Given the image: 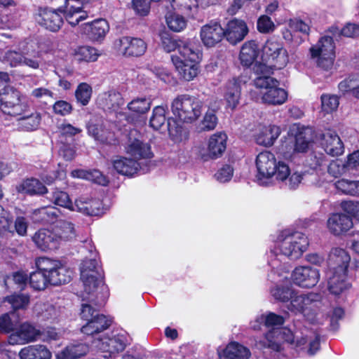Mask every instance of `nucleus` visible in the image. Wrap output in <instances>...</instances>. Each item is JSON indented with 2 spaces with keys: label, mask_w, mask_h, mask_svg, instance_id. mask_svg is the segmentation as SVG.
<instances>
[{
  "label": "nucleus",
  "mask_w": 359,
  "mask_h": 359,
  "mask_svg": "<svg viewBox=\"0 0 359 359\" xmlns=\"http://www.w3.org/2000/svg\"><path fill=\"white\" fill-rule=\"evenodd\" d=\"M90 257L83 261L81 266V279L83 285L81 293L83 301L90 303H83L81 305V317L87 321L101 315L92 304L102 306L108 297L107 287L103 282V273L97 259V253L90 250Z\"/></svg>",
  "instance_id": "obj_1"
},
{
  "label": "nucleus",
  "mask_w": 359,
  "mask_h": 359,
  "mask_svg": "<svg viewBox=\"0 0 359 359\" xmlns=\"http://www.w3.org/2000/svg\"><path fill=\"white\" fill-rule=\"evenodd\" d=\"M255 165L256 180L262 186H270L277 181L284 182L290 189H296L303 179L302 172H292L287 163L277 161L274 154L268 151L257 156Z\"/></svg>",
  "instance_id": "obj_2"
},
{
  "label": "nucleus",
  "mask_w": 359,
  "mask_h": 359,
  "mask_svg": "<svg viewBox=\"0 0 359 359\" xmlns=\"http://www.w3.org/2000/svg\"><path fill=\"white\" fill-rule=\"evenodd\" d=\"M288 62V53L282 43L271 39L266 41L262 48V62H257L253 70L257 75H270L274 70L284 68Z\"/></svg>",
  "instance_id": "obj_3"
},
{
  "label": "nucleus",
  "mask_w": 359,
  "mask_h": 359,
  "mask_svg": "<svg viewBox=\"0 0 359 359\" xmlns=\"http://www.w3.org/2000/svg\"><path fill=\"white\" fill-rule=\"evenodd\" d=\"M202 53L196 45L182 46L179 55H172V61L180 79L185 81L194 80L200 72L198 65L201 60Z\"/></svg>",
  "instance_id": "obj_4"
},
{
  "label": "nucleus",
  "mask_w": 359,
  "mask_h": 359,
  "mask_svg": "<svg viewBox=\"0 0 359 359\" xmlns=\"http://www.w3.org/2000/svg\"><path fill=\"white\" fill-rule=\"evenodd\" d=\"M308 245V238L304 233L295 232L287 235L283 240L277 242L276 248L271 252L275 257L271 258L270 262L276 259L279 260L280 264L279 269L283 270L284 265L290 268L289 265L283 264L282 259L278 257V253H280V257L297 259L306 251Z\"/></svg>",
  "instance_id": "obj_5"
},
{
  "label": "nucleus",
  "mask_w": 359,
  "mask_h": 359,
  "mask_svg": "<svg viewBox=\"0 0 359 359\" xmlns=\"http://www.w3.org/2000/svg\"><path fill=\"white\" fill-rule=\"evenodd\" d=\"M311 59L320 71L330 75L334 69L335 44L330 36H324L309 48Z\"/></svg>",
  "instance_id": "obj_6"
},
{
  "label": "nucleus",
  "mask_w": 359,
  "mask_h": 359,
  "mask_svg": "<svg viewBox=\"0 0 359 359\" xmlns=\"http://www.w3.org/2000/svg\"><path fill=\"white\" fill-rule=\"evenodd\" d=\"M37 48V43L33 40L21 42L19 45V51H7L4 55V60L11 67L25 65L33 69H37L41 64V55Z\"/></svg>",
  "instance_id": "obj_7"
},
{
  "label": "nucleus",
  "mask_w": 359,
  "mask_h": 359,
  "mask_svg": "<svg viewBox=\"0 0 359 359\" xmlns=\"http://www.w3.org/2000/svg\"><path fill=\"white\" fill-rule=\"evenodd\" d=\"M255 86L259 90L260 100L269 105H281L287 100V93L279 88L278 81L269 74L258 75L254 80Z\"/></svg>",
  "instance_id": "obj_8"
},
{
  "label": "nucleus",
  "mask_w": 359,
  "mask_h": 359,
  "mask_svg": "<svg viewBox=\"0 0 359 359\" xmlns=\"http://www.w3.org/2000/svg\"><path fill=\"white\" fill-rule=\"evenodd\" d=\"M166 120L170 140L177 144L185 142L189 137L188 131L177 123L175 119L172 118L167 119L166 109L163 106H156L153 109L149 119V126L155 130H159L164 126Z\"/></svg>",
  "instance_id": "obj_9"
},
{
  "label": "nucleus",
  "mask_w": 359,
  "mask_h": 359,
  "mask_svg": "<svg viewBox=\"0 0 359 359\" xmlns=\"http://www.w3.org/2000/svg\"><path fill=\"white\" fill-rule=\"evenodd\" d=\"M171 111L180 121L191 123L201 116L202 102L189 95H178L171 103Z\"/></svg>",
  "instance_id": "obj_10"
},
{
  "label": "nucleus",
  "mask_w": 359,
  "mask_h": 359,
  "mask_svg": "<svg viewBox=\"0 0 359 359\" xmlns=\"http://www.w3.org/2000/svg\"><path fill=\"white\" fill-rule=\"evenodd\" d=\"M36 268L47 274L50 285H59L70 281L72 272L60 261L40 257L36 261Z\"/></svg>",
  "instance_id": "obj_11"
},
{
  "label": "nucleus",
  "mask_w": 359,
  "mask_h": 359,
  "mask_svg": "<svg viewBox=\"0 0 359 359\" xmlns=\"http://www.w3.org/2000/svg\"><path fill=\"white\" fill-rule=\"evenodd\" d=\"M286 341L290 344H294L297 346L301 347L308 343L307 337H299L294 334L290 329L273 328L266 335L264 341H259L262 347L269 348L274 351L280 349L281 343Z\"/></svg>",
  "instance_id": "obj_12"
},
{
  "label": "nucleus",
  "mask_w": 359,
  "mask_h": 359,
  "mask_svg": "<svg viewBox=\"0 0 359 359\" xmlns=\"http://www.w3.org/2000/svg\"><path fill=\"white\" fill-rule=\"evenodd\" d=\"M271 267V272L269 274V278L272 282L277 283L276 286L271 289V295L277 300L281 302H287L292 298L293 291L290 289L289 285H282L280 283H288L289 267L283 266V270L279 269L280 266L279 260L275 259L269 262Z\"/></svg>",
  "instance_id": "obj_13"
},
{
  "label": "nucleus",
  "mask_w": 359,
  "mask_h": 359,
  "mask_svg": "<svg viewBox=\"0 0 359 359\" xmlns=\"http://www.w3.org/2000/svg\"><path fill=\"white\" fill-rule=\"evenodd\" d=\"M27 104L21 102V93L13 87H5L0 93V109L11 116L22 114Z\"/></svg>",
  "instance_id": "obj_14"
},
{
  "label": "nucleus",
  "mask_w": 359,
  "mask_h": 359,
  "mask_svg": "<svg viewBox=\"0 0 359 359\" xmlns=\"http://www.w3.org/2000/svg\"><path fill=\"white\" fill-rule=\"evenodd\" d=\"M227 135L223 132H217L210 136L207 148L199 149L198 155L203 161L220 158L226 149Z\"/></svg>",
  "instance_id": "obj_15"
},
{
  "label": "nucleus",
  "mask_w": 359,
  "mask_h": 359,
  "mask_svg": "<svg viewBox=\"0 0 359 359\" xmlns=\"http://www.w3.org/2000/svg\"><path fill=\"white\" fill-rule=\"evenodd\" d=\"M41 331L34 325L25 322L15 325L8 337L11 345H24L36 341L40 338Z\"/></svg>",
  "instance_id": "obj_16"
},
{
  "label": "nucleus",
  "mask_w": 359,
  "mask_h": 359,
  "mask_svg": "<svg viewBox=\"0 0 359 359\" xmlns=\"http://www.w3.org/2000/svg\"><path fill=\"white\" fill-rule=\"evenodd\" d=\"M130 342L128 334L121 331L114 334L111 337H104L99 340L95 345L102 352L106 353L104 358L111 357V354L123 351Z\"/></svg>",
  "instance_id": "obj_17"
},
{
  "label": "nucleus",
  "mask_w": 359,
  "mask_h": 359,
  "mask_svg": "<svg viewBox=\"0 0 359 359\" xmlns=\"http://www.w3.org/2000/svg\"><path fill=\"white\" fill-rule=\"evenodd\" d=\"M116 46L119 53L126 57L142 56L147 49V44L143 39L128 36L120 38Z\"/></svg>",
  "instance_id": "obj_18"
},
{
  "label": "nucleus",
  "mask_w": 359,
  "mask_h": 359,
  "mask_svg": "<svg viewBox=\"0 0 359 359\" xmlns=\"http://www.w3.org/2000/svg\"><path fill=\"white\" fill-rule=\"evenodd\" d=\"M293 282L302 287L315 286L320 278L319 271L310 266H298L292 273Z\"/></svg>",
  "instance_id": "obj_19"
},
{
  "label": "nucleus",
  "mask_w": 359,
  "mask_h": 359,
  "mask_svg": "<svg viewBox=\"0 0 359 359\" xmlns=\"http://www.w3.org/2000/svg\"><path fill=\"white\" fill-rule=\"evenodd\" d=\"M248 33L249 28L247 23L237 18L229 21L224 29V37L232 45L242 41Z\"/></svg>",
  "instance_id": "obj_20"
},
{
  "label": "nucleus",
  "mask_w": 359,
  "mask_h": 359,
  "mask_svg": "<svg viewBox=\"0 0 359 359\" xmlns=\"http://www.w3.org/2000/svg\"><path fill=\"white\" fill-rule=\"evenodd\" d=\"M311 130L310 128L297 127V133L294 137L289 138L288 143L286 142L285 144L282 145V149L284 148L287 149V144H289L290 148L287 151L289 156L294 151H306L311 142Z\"/></svg>",
  "instance_id": "obj_21"
},
{
  "label": "nucleus",
  "mask_w": 359,
  "mask_h": 359,
  "mask_svg": "<svg viewBox=\"0 0 359 359\" xmlns=\"http://www.w3.org/2000/svg\"><path fill=\"white\" fill-rule=\"evenodd\" d=\"M200 37L204 46L212 47L224 38V29L219 22L210 21L201 27Z\"/></svg>",
  "instance_id": "obj_22"
},
{
  "label": "nucleus",
  "mask_w": 359,
  "mask_h": 359,
  "mask_svg": "<svg viewBox=\"0 0 359 359\" xmlns=\"http://www.w3.org/2000/svg\"><path fill=\"white\" fill-rule=\"evenodd\" d=\"M63 13L66 20L72 26L77 25L88 17L80 0H66Z\"/></svg>",
  "instance_id": "obj_23"
},
{
  "label": "nucleus",
  "mask_w": 359,
  "mask_h": 359,
  "mask_svg": "<svg viewBox=\"0 0 359 359\" xmlns=\"http://www.w3.org/2000/svg\"><path fill=\"white\" fill-rule=\"evenodd\" d=\"M32 241L38 248L44 252L55 250L60 245V238L55 234L54 231L46 229L36 231L32 237Z\"/></svg>",
  "instance_id": "obj_24"
},
{
  "label": "nucleus",
  "mask_w": 359,
  "mask_h": 359,
  "mask_svg": "<svg viewBox=\"0 0 359 359\" xmlns=\"http://www.w3.org/2000/svg\"><path fill=\"white\" fill-rule=\"evenodd\" d=\"M310 27L308 24L299 19H292L288 22V27L283 30V39L295 45L301 44L304 39L298 34V32L308 35Z\"/></svg>",
  "instance_id": "obj_25"
},
{
  "label": "nucleus",
  "mask_w": 359,
  "mask_h": 359,
  "mask_svg": "<svg viewBox=\"0 0 359 359\" xmlns=\"http://www.w3.org/2000/svg\"><path fill=\"white\" fill-rule=\"evenodd\" d=\"M245 81L241 77L233 78L229 80L224 88V99L226 107L233 110L239 104L241 86Z\"/></svg>",
  "instance_id": "obj_26"
},
{
  "label": "nucleus",
  "mask_w": 359,
  "mask_h": 359,
  "mask_svg": "<svg viewBox=\"0 0 359 359\" xmlns=\"http://www.w3.org/2000/svg\"><path fill=\"white\" fill-rule=\"evenodd\" d=\"M321 144L325 152L332 156H338L344 152V143L334 130H326L322 134Z\"/></svg>",
  "instance_id": "obj_27"
},
{
  "label": "nucleus",
  "mask_w": 359,
  "mask_h": 359,
  "mask_svg": "<svg viewBox=\"0 0 359 359\" xmlns=\"http://www.w3.org/2000/svg\"><path fill=\"white\" fill-rule=\"evenodd\" d=\"M352 219L346 214L334 213L330 216L327 222L329 231L336 236L346 233L353 227Z\"/></svg>",
  "instance_id": "obj_28"
},
{
  "label": "nucleus",
  "mask_w": 359,
  "mask_h": 359,
  "mask_svg": "<svg viewBox=\"0 0 359 359\" xmlns=\"http://www.w3.org/2000/svg\"><path fill=\"white\" fill-rule=\"evenodd\" d=\"M36 21L51 32L58 31L63 23V19L58 11L48 8L39 11Z\"/></svg>",
  "instance_id": "obj_29"
},
{
  "label": "nucleus",
  "mask_w": 359,
  "mask_h": 359,
  "mask_svg": "<svg viewBox=\"0 0 359 359\" xmlns=\"http://www.w3.org/2000/svg\"><path fill=\"white\" fill-rule=\"evenodd\" d=\"M97 104L105 111H116L124 104V101L119 92L110 90L99 94Z\"/></svg>",
  "instance_id": "obj_30"
},
{
  "label": "nucleus",
  "mask_w": 359,
  "mask_h": 359,
  "mask_svg": "<svg viewBox=\"0 0 359 359\" xmlns=\"http://www.w3.org/2000/svg\"><path fill=\"white\" fill-rule=\"evenodd\" d=\"M346 272L328 271V289L332 294L339 295L351 287V284L347 281Z\"/></svg>",
  "instance_id": "obj_31"
},
{
  "label": "nucleus",
  "mask_w": 359,
  "mask_h": 359,
  "mask_svg": "<svg viewBox=\"0 0 359 359\" xmlns=\"http://www.w3.org/2000/svg\"><path fill=\"white\" fill-rule=\"evenodd\" d=\"M349 255L342 248H333L328 257L329 271H347Z\"/></svg>",
  "instance_id": "obj_32"
},
{
  "label": "nucleus",
  "mask_w": 359,
  "mask_h": 359,
  "mask_svg": "<svg viewBox=\"0 0 359 359\" xmlns=\"http://www.w3.org/2000/svg\"><path fill=\"white\" fill-rule=\"evenodd\" d=\"M219 359H249L251 353L250 350L237 343L231 342L226 348L218 349Z\"/></svg>",
  "instance_id": "obj_33"
},
{
  "label": "nucleus",
  "mask_w": 359,
  "mask_h": 359,
  "mask_svg": "<svg viewBox=\"0 0 359 359\" xmlns=\"http://www.w3.org/2000/svg\"><path fill=\"white\" fill-rule=\"evenodd\" d=\"M126 152L135 159L149 158L152 156L150 146L140 139L130 138L125 147Z\"/></svg>",
  "instance_id": "obj_34"
},
{
  "label": "nucleus",
  "mask_w": 359,
  "mask_h": 359,
  "mask_svg": "<svg viewBox=\"0 0 359 359\" xmlns=\"http://www.w3.org/2000/svg\"><path fill=\"white\" fill-rule=\"evenodd\" d=\"M18 127L25 131L36 130L41 123V116L39 112H30L27 105L26 109L22 114L17 115Z\"/></svg>",
  "instance_id": "obj_35"
},
{
  "label": "nucleus",
  "mask_w": 359,
  "mask_h": 359,
  "mask_svg": "<svg viewBox=\"0 0 359 359\" xmlns=\"http://www.w3.org/2000/svg\"><path fill=\"white\" fill-rule=\"evenodd\" d=\"M112 164L118 173L126 176H133L140 169V163L137 160L123 156H117L113 160Z\"/></svg>",
  "instance_id": "obj_36"
},
{
  "label": "nucleus",
  "mask_w": 359,
  "mask_h": 359,
  "mask_svg": "<svg viewBox=\"0 0 359 359\" xmlns=\"http://www.w3.org/2000/svg\"><path fill=\"white\" fill-rule=\"evenodd\" d=\"M111 324V320L104 315H97L92 319L86 321L82 326L81 331L87 335H93L107 330Z\"/></svg>",
  "instance_id": "obj_37"
},
{
  "label": "nucleus",
  "mask_w": 359,
  "mask_h": 359,
  "mask_svg": "<svg viewBox=\"0 0 359 359\" xmlns=\"http://www.w3.org/2000/svg\"><path fill=\"white\" fill-rule=\"evenodd\" d=\"M280 134V129L277 126H262L256 135V142L258 144L270 147L273 144Z\"/></svg>",
  "instance_id": "obj_38"
},
{
  "label": "nucleus",
  "mask_w": 359,
  "mask_h": 359,
  "mask_svg": "<svg viewBox=\"0 0 359 359\" xmlns=\"http://www.w3.org/2000/svg\"><path fill=\"white\" fill-rule=\"evenodd\" d=\"M101 202L98 199L80 197L74 203L75 210L86 215H95L100 212Z\"/></svg>",
  "instance_id": "obj_39"
},
{
  "label": "nucleus",
  "mask_w": 359,
  "mask_h": 359,
  "mask_svg": "<svg viewBox=\"0 0 359 359\" xmlns=\"http://www.w3.org/2000/svg\"><path fill=\"white\" fill-rule=\"evenodd\" d=\"M19 193L27 194L30 196L43 195L47 193V188L38 179L31 177L22 181L16 187Z\"/></svg>",
  "instance_id": "obj_40"
},
{
  "label": "nucleus",
  "mask_w": 359,
  "mask_h": 359,
  "mask_svg": "<svg viewBox=\"0 0 359 359\" xmlns=\"http://www.w3.org/2000/svg\"><path fill=\"white\" fill-rule=\"evenodd\" d=\"M259 48L255 41H248L244 43L241 47L239 60L243 66L250 67L257 58Z\"/></svg>",
  "instance_id": "obj_41"
},
{
  "label": "nucleus",
  "mask_w": 359,
  "mask_h": 359,
  "mask_svg": "<svg viewBox=\"0 0 359 359\" xmlns=\"http://www.w3.org/2000/svg\"><path fill=\"white\" fill-rule=\"evenodd\" d=\"M19 356L20 359H50L52 353L46 346L36 344L22 348Z\"/></svg>",
  "instance_id": "obj_42"
},
{
  "label": "nucleus",
  "mask_w": 359,
  "mask_h": 359,
  "mask_svg": "<svg viewBox=\"0 0 359 359\" xmlns=\"http://www.w3.org/2000/svg\"><path fill=\"white\" fill-rule=\"evenodd\" d=\"M83 33L93 40L103 38L109 31V25L105 20L100 19L83 25Z\"/></svg>",
  "instance_id": "obj_43"
},
{
  "label": "nucleus",
  "mask_w": 359,
  "mask_h": 359,
  "mask_svg": "<svg viewBox=\"0 0 359 359\" xmlns=\"http://www.w3.org/2000/svg\"><path fill=\"white\" fill-rule=\"evenodd\" d=\"M176 13L189 18H194L198 13V0H168Z\"/></svg>",
  "instance_id": "obj_44"
},
{
  "label": "nucleus",
  "mask_w": 359,
  "mask_h": 359,
  "mask_svg": "<svg viewBox=\"0 0 359 359\" xmlns=\"http://www.w3.org/2000/svg\"><path fill=\"white\" fill-rule=\"evenodd\" d=\"M88 346L82 343H73L56 354V359H77L87 354Z\"/></svg>",
  "instance_id": "obj_45"
},
{
  "label": "nucleus",
  "mask_w": 359,
  "mask_h": 359,
  "mask_svg": "<svg viewBox=\"0 0 359 359\" xmlns=\"http://www.w3.org/2000/svg\"><path fill=\"white\" fill-rule=\"evenodd\" d=\"M53 231L60 238V244L64 241H70L76 237V230L74 224L68 221L59 220L57 222Z\"/></svg>",
  "instance_id": "obj_46"
},
{
  "label": "nucleus",
  "mask_w": 359,
  "mask_h": 359,
  "mask_svg": "<svg viewBox=\"0 0 359 359\" xmlns=\"http://www.w3.org/2000/svg\"><path fill=\"white\" fill-rule=\"evenodd\" d=\"M284 323V318L280 315L273 313L262 314L258 316L254 321L251 323V327L254 330H259L262 325L270 327L282 325Z\"/></svg>",
  "instance_id": "obj_47"
},
{
  "label": "nucleus",
  "mask_w": 359,
  "mask_h": 359,
  "mask_svg": "<svg viewBox=\"0 0 359 359\" xmlns=\"http://www.w3.org/2000/svg\"><path fill=\"white\" fill-rule=\"evenodd\" d=\"M314 296L313 294L292 295L288 309L294 313H302L311 305Z\"/></svg>",
  "instance_id": "obj_48"
},
{
  "label": "nucleus",
  "mask_w": 359,
  "mask_h": 359,
  "mask_svg": "<svg viewBox=\"0 0 359 359\" xmlns=\"http://www.w3.org/2000/svg\"><path fill=\"white\" fill-rule=\"evenodd\" d=\"M161 44L165 51L170 53L177 49L179 53L182 46L189 45L192 47L196 46L193 41L177 40L171 37L167 33H163L161 35Z\"/></svg>",
  "instance_id": "obj_49"
},
{
  "label": "nucleus",
  "mask_w": 359,
  "mask_h": 359,
  "mask_svg": "<svg viewBox=\"0 0 359 359\" xmlns=\"http://www.w3.org/2000/svg\"><path fill=\"white\" fill-rule=\"evenodd\" d=\"M337 190L346 195L359 196V180L342 178L334 183Z\"/></svg>",
  "instance_id": "obj_50"
},
{
  "label": "nucleus",
  "mask_w": 359,
  "mask_h": 359,
  "mask_svg": "<svg viewBox=\"0 0 359 359\" xmlns=\"http://www.w3.org/2000/svg\"><path fill=\"white\" fill-rule=\"evenodd\" d=\"M50 200L56 205L65 208L70 211H74L75 207L69 194L63 191L55 189L51 194Z\"/></svg>",
  "instance_id": "obj_51"
},
{
  "label": "nucleus",
  "mask_w": 359,
  "mask_h": 359,
  "mask_svg": "<svg viewBox=\"0 0 359 359\" xmlns=\"http://www.w3.org/2000/svg\"><path fill=\"white\" fill-rule=\"evenodd\" d=\"M99 55L98 51L90 46H81L74 51L75 60L79 62H94Z\"/></svg>",
  "instance_id": "obj_52"
},
{
  "label": "nucleus",
  "mask_w": 359,
  "mask_h": 359,
  "mask_svg": "<svg viewBox=\"0 0 359 359\" xmlns=\"http://www.w3.org/2000/svg\"><path fill=\"white\" fill-rule=\"evenodd\" d=\"M166 24L170 29L179 32L187 26V20L178 13L169 12L165 15Z\"/></svg>",
  "instance_id": "obj_53"
},
{
  "label": "nucleus",
  "mask_w": 359,
  "mask_h": 359,
  "mask_svg": "<svg viewBox=\"0 0 359 359\" xmlns=\"http://www.w3.org/2000/svg\"><path fill=\"white\" fill-rule=\"evenodd\" d=\"M45 271H42L37 268V270L32 272L29 276V283L31 286L36 290H43L49 283Z\"/></svg>",
  "instance_id": "obj_54"
},
{
  "label": "nucleus",
  "mask_w": 359,
  "mask_h": 359,
  "mask_svg": "<svg viewBox=\"0 0 359 359\" xmlns=\"http://www.w3.org/2000/svg\"><path fill=\"white\" fill-rule=\"evenodd\" d=\"M151 102L145 97H137L128 104V109L135 114H142L147 112L151 107Z\"/></svg>",
  "instance_id": "obj_55"
},
{
  "label": "nucleus",
  "mask_w": 359,
  "mask_h": 359,
  "mask_svg": "<svg viewBox=\"0 0 359 359\" xmlns=\"http://www.w3.org/2000/svg\"><path fill=\"white\" fill-rule=\"evenodd\" d=\"M92 88L86 83H80L75 92L76 100L82 105H87L92 95Z\"/></svg>",
  "instance_id": "obj_56"
},
{
  "label": "nucleus",
  "mask_w": 359,
  "mask_h": 359,
  "mask_svg": "<svg viewBox=\"0 0 359 359\" xmlns=\"http://www.w3.org/2000/svg\"><path fill=\"white\" fill-rule=\"evenodd\" d=\"M59 210L54 207H43L34 211L35 216L39 217V221L53 222L58 215Z\"/></svg>",
  "instance_id": "obj_57"
},
{
  "label": "nucleus",
  "mask_w": 359,
  "mask_h": 359,
  "mask_svg": "<svg viewBox=\"0 0 359 359\" xmlns=\"http://www.w3.org/2000/svg\"><path fill=\"white\" fill-rule=\"evenodd\" d=\"M14 310L24 309L29 303V297L26 294H12L5 298Z\"/></svg>",
  "instance_id": "obj_58"
},
{
  "label": "nucleus",
  "mask_w": 359,
  "mask_h": 359,
  "mask_svg": "<svg viewBox=\"0 0 359 359\" xmlns=\"http://www.w3.org/2000/svg\"><path fill=\"white\" fill-rule=\"evenodd\" d=\"M339 104V97L337 95L326 94L321 96V107L325 113L334 111L338 108Z\"/></svg>",
  "instance_id": "obj_59"
},
{
  "label": "nucleus",
  "mask_w": 359,
  "mask_h": 359,
  "mask_svg": "<svg viewBox=\"0 0 359 359\" xmlns=\"http://www.w3.org/2000/svg\"><path fill=\"white\" fill-rule=\"evenodd\" d=\"M330 32L334 36L341 34L347 37H354L359 35V25L348 23L341 29L332 27Z\"/></svg>",
  "instance_id": "obj_60"
},
{
  "label": "nucleus",
  "mask_w": 359,
  "mask_h": 359,
  "mask_svg": "<svg viewBox=\"0 0 359 359\" xmlns=\"http://www.w3.org/2000/svg\"><path fill=\"white\" fill-rule=\"evenodd\" d=\"M327 170L329 174L334 177H338L349 172L345 161L339 159L332 161L328 165Z\"/></svg>",
  "instance_id": "obj_61"
},
{
  "label": "nucleus",
  "mask_w": 359,
  "mask_h": 359,
  "mask_svg": "<svg viewBox=\"0 0 359 359\" xmlns=\"http://www.w3.org/2000/svg\"><path fill=\"white\" fill-rule=\"evenodd\" d=\"M257 27L259 32L266 34L272 32L275 29V25L271 18L263 15L258 18Z\"/></svg>",
  "instance_id": "obj_62"
},
{
  "label": "nucleus",
  "mask_w": 359,
  "mask_h": 359,
  "mask_svg": "<svg viewBox=\"0 0 359 359\" xmlns=\"http://www.w3.org/2000/svg\"><path fill=\"white\" fill-rule=\"evenodd\" d=\"M82 130L79 128L75 127L70 123H64L58 126V132L61 140L63 138L72 137L76 134L80 133Z\"/></svg>",
  "instance_id": "obj_63"
},
{
  "label": "nucleus",
  "mask_w": 359,
  "mask_h": 359,
  "mask_svg": "<svg viewBox=\"0 0 359 359\" xmlns=\"http://www.w3.org/2000/svg\"><path fill=\"white\" fill-rule=\"evenodd\" d=\"M149 0H133V7L135 11L140 15H147L151 8Z\"/></svg>",
  "instance_id": "obj_64"
}]
</instances>
